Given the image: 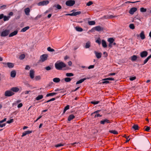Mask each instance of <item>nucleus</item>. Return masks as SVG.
I'll return each instance as SVG.
<instances>
[{"label":"nucleus","instance_id":"f257e3e1","mask_svg":"<svg viewBox=\"0 0 151 151\" xmlns=\"http://www.w3.org/2000/svg\"><path fill=\"white\" fill-rule=\"evenodd\" d=\"M55 67L58 70H66L68 69L69 67L66 64L62 62L57 61L55 64Z\"/></svg>","mask_w":151,"mask_h":151},{"label":"nucleus","instance_id":"f03ea898","mask_svg":"<svg viewBox=\"0 0 151 151\" xmlns=\"http://www.w3.org/2000/svg\"><path fill=\"white\" fill-rule=\"evenodd\" d=\"M100 110H98L93 112L91 114V115L94 117V118L100 117L102 116V115L99 114L100 112Z\"/></svg>","mask_w":151,"mask_h":151},{"label":"nucleus","instance_id":"7ed1b4c3","mask_svg":"<svg viewBox=\"0 0 151 151\" xmlns=\"http://www.w3.org/2000/svg\"><path fill=\"white\" fill-rule=\"evenodd\" d=\"M9 29H6L2 32L0 33V35L1 37H4L7 36L9 33Z\"/></svg>","mask_w":151,"mask_h":151},{"label":"nucleus","instance_id":"20e7f679","mask_svg":"<svg viewBox=\"0 0 151 151\" xmlns=\"http://www.w3.org/2000/svg\"><path fill=\"white\" fill-rule=\"evenodd\" d=\"M75 3V1L73 0H69L66 1L65 4L69 6H73Z\"/></svg>","mask_w":151,"mask_h":151},{"label":"nucleus","instance_id":"39448f33","mask_svg":"<svg viewBox=\"0 0 151 151\" xmlns=\"http://www.w3.org/2000/svg\"><path fill=\"white\" fill-rule=\"evenodd\" d=\"M14 94V93L12 92L11 90H7L4 93V95L6 96H11Z\"/></svg>","mask_w":151,"mask_h":151},{"label":"nucleus","instance_id":"423d86ee","mask_svg":"<svg viewBox=\"0 0 151 151\" xmlns=\"http://www.w3.org/2000/svg\"><path fill=\"white\" fill-rule=\"evenodd\" d=\"M48 57V56L47 54H43L40 57V60L42 62H44L47 59Z\"/></svg>","mask_w":151,"mask_h":151},{"label":"nucleus","instance_id":"0eeeda50","mask_svg":"<svg viewBox=\"0 0 151 151\" xmlns=\"http://www.w3.org/2000/svg\"><path fill=\"white\" fill-rule=\"evenodd\" d=\"M49 3V1H43L38 3L37 4V5L39 6H44L47 5Z\"/></svg>","mask_w":151,"mask_h":151},{"label":"nucleus","instance_id":"6e6552de","mask_svg":"<svg viewBox=\"0 0 151 151\" xmlns=\"http://www.w3.org/2000/svg\"><path fill=\"white\" fill-rule=\"evenodd\" d=\"M148 55V52L147 51H143L140 53V56L141 57L145 58Z\"/></svg>","mask_w":151,"mask_h":151},{"label":"nucleus","instance_id":"1a4fd4ad","mask_svg":"<svg viewBox=\"0 0 151 151\" xmlns=\"http://www.w3.org/2000/svg\"><path fill=\"white\" fill-rule=\"evenodd\" d=\"M137 9V8L136 7H132L130 9L129 13L131 14H133L136 11Z\"/></svg>","mask_w":151,"mask_h":151},{"label":"nucleus","instance_id":"9d476101","mask_svg":"<svg viewBox=\"0 0 151 151\" xmlns=\"http://www.w3.org/2000/svg\"><path fill=\"white\" fill-rule=\"evenodd\" d=\"M136 35L138 37H139V36H140L141 39L142 40L144 39L145 38V35L144 34V32L143 31H142L141 32L139 35Z\"/></svg>","mask_w":151,"mask_h":151},{"label":"nucleus","instance_id":"9b49d317","mask_svg":"<svg viewBox=\"0 0 151 151\" xmlns=\"http://www.w3.org/2000/svg\"><path fill=\"white\" fill-rule=\"evenodd\" d=\"M110 123V122L109 120L107 119H105L101 121L100 122V124H104L106 123Z\"/></svg>","mask_w":151,"mask_h":151},{"label":"nucleus","instance_id":"f8f14e48","mask_svg":"<svg viewBox=\"0 0 151 151\" xmlns=\"http://www.w3.org/2000/svg\"><path fill=\"white\" fill-rule=\"evenodd\" d=\"M94 53L96 58L98 59L100 58L102 55V53L101 52H99L96 51H94Z\"/></svg>","mask_w":151,"mask_h":151},{"label":"nucleus","instance_id":"ddd939ff","mask_svg":"<svg viewBox=\"0 0 151 151\" xmlns=\"http://www.w3.org/2000/svg\"><path fill=\"white\" fill-rule=\"evenodd\" d=\"M4 64L6 65L7 67L10 68H12L13 67L14 65L13 63H4Z\"/></svg>","mask_w":151,"mask_h":151},{"label":"nucleus","instance_id":"4468645a","mask_svg":"<svg viewBox=\"0 0 151 151\" xmlns=\"http://www.w3.org/2000/svg\"><path fill=\"white\" fill-rule=\"evenodd\" d=\"M11 90L13 92H17L19 91V89L17 87H14L12 88Z\"/></svg>","mask_w":151,"mask_h":151},{"label":"nucleus","instance_id":"2eb2a0df","mask_svg":"<svg viewBox=\"0 0 151 151\" xmlns=\"http://www.w3.org/2000/svg\"><path fill=\"white\" fill-rule=\"evenodd\" d=\"M34 71L33 70H31L30 71L29 76L31 79L34 78Z\"/></svg>","mask_w":151,"mask_h":151},{"label":"nucleus","instance_id":"dca6fc26","mask_svg":"<svg viewBox=\"0 0 151 151\" xmlns=\"http://www.w3.org/2000/svg\"><path fill=\"white\" fill-rule=\"evenodd\" d=\"M18 33V31L17 30H15L13 32L11 33L9 35V37H12L14 36H15L16 35H17V34Z\"/></svg>","mask_w":151,"mask_h":151},{"label":"nucleus","instance_id":"f3484780","mask_svg":"<svg viewBox=\"0 0 151 151\" xmlns=\"http://www.w3.org/2000/svg\"><path fill=\"white\" fill-rule=\"evenodd\" d=\"M32 132V131H27L24 132L22 133V137L24 136L27 134H29Z\"/></svg>","mask_w":151,"mask_h":151},{"label":"nucleus","instance_id":"a211bd4d","mask_svg":"<svg viewBox=\"0 0 151 151\" xmlns=\"http://www.w3.org/2000/svg\"><path fill=\"white\" fill-rule=\"evenodd\" d=\"M24 12L25 14L27 15L29 14L30 9L29 8H27L24 9Z\"/></svg>","mask_w":151,"mask_h":151},{"label":"nucleus","instance_id":"6ab92c4d","mask_svg":"<svg viewBox=\"0 0 151 151\" xmlns=\"http://www.w3.org/2000/svg\"><path fill=\"white\" fill-rule=\"evenodd\" d=\"M95 28V30L98 31H100L103 30V28L100 26H96Z\"/></svg>","mask_w":151,"mask_h":151},{"label":"nucleus","instance_id":"aec40b11","mask_svg":"<svg viewBox=\"0 0 151 151\" xmlns=\"http://www.w3.org/2000/svg\"><path fill=\"white\" fill-rule=\"evenodd\" d=\"M101 44L102 45V46L104 48H106L107 47V45L106 44V42L105 40H102V42H101Z\"/></svg>","mask_w":151,"mask_h":151},{"label":"nucleus","instance_id":"412c9836","mask_svg":"<svg viewBox=\"0 0 151 151\" xmlns=\"http://www.w3.org/2000/svg\"><path fill=\"white\" fill-rule=\"evenodd\" d=\"M91 46V42L90 41H88L86 43L85 48L86 49L89 48Z\"/></svg>","mask_w":151,"mask_h":151},{"label":"nucleus","instance_id":"4be33fe9","mask_svg":"<svg viewBox=\"0 0 151 151\" xmlns=\"http://www.w3.org/2000/svg\"><path fill=\"white\" fill-rule=\"evenodd\" d=\"M75 117L74 116L73 114L70 115L68 117V120L69 121H70L71 120L73 119Z\"/></svg>","mask_w":151,"mask_h":151},{"label":"nucleus","instance_id":"5701e85b","mask_svg":"<svg viewBox=\"0 0 151 151\" xmlns=\"http://www.w3.org/2000/svg\"><path fill=\"white\" fill-rule=\"evenodd\" d=\"M86 79V78H84L81 79L79 80V81H77L76 83V85H77V84H79L80 83H81L82 82H83Z\"/></svg>","mask_w":151,"mask_h":151},{"label":"nucleus","instance_id":"b1692460","mask_svg":"<svg viewBox=\"0 0 151 151\" xmlns=\"http://www.w3.org/2000/svg\"><path fill=\"white\" fill-rule=\"evenodd\" d=\"M16 72L15 70H14L11 71V77L12 78L16 76Z\"/></svg>","mask_w":151,"mask_h":151},{"label":"nucleus","instance_id":"393cba45","mask_svg":"<svg viewBox=\"0 0 151 151\" xmlns=\"http://www.w3.org/2000/svg\"><path fill=\"white\" fill-rule=\"evenodd\" d=\"M60 79L58 78H55L53 79V81L54 82L57 83L60 81Z\"/></svg>","mask_w":151,"mask_h":151},{"label":"nucleus","instance_id":"a878e982","mask_svg":"<svg viewBox=\"0 0 151 151\" xmlns=\"http://www.w3.org/2000/svg\"><path fill=\"white\" fill-rule=\"evenodd\" d=\"M29 27L27 26L23 28L21 30V32H24L26 31L27 30L29 29Z\"/></svg>","mask_w":151,"mask_h":151},{"label":"nucleus","instance_id":"bb28decb","mask_svg":"<svg viewBox=\"0 0 151 151\" xmlns=\"http://www.w3.org/2000/svg\"><path fill=\"white\" fill-rule=\"evenodd\" d=\"M43 97V96L42 95H39L36 97V99L37 101H38L42 99Z\"/></svg>","mask_w":151,"mask_h":151},{"label":"nucleus","instance_id":"cd10ccee","mask_svg":"<svg viewBox=\"0 0 151 151\" xmlns=\"http://www.w3.org/2000/svg\"><path fill=\"white\" fill-rule=\"evenodd\" d=\"M132 128L135 130H136L138 129L139 127L138 126L137 124H134L132 126Z\"/></svg>","mask_w":151,"mask_h":151},{"label":"nucleus","instance_id":"c85d7f7f","mask_svg":"<svg viewBox=\"0 0 151 151\" xmlns=\"http://www.w3.org/2000/svg\"><path fill=\"white\" fill-rule=\"evenodd\" d=\"M56 94H57V93H50L47 94L46 95V96L48 97V96H53V95H56Z\"/></svg>","mask_w":151,"mask_h":151},{"label":"nucleus","instance_id":"c756f323","mask_svg":"<svg viewBox=\"0 0 151 151\" xmlns=\"http://www.w3.org/2000/svg\"><path fill=\"white\" fill-rule=\"evenodd\" d=\"M137 59L136 55H133L131 57V60L133 61H135Z\"/></svg>","mask_w":151,"mask_h":151},{"label":"nucleus","instance_id":"7c9ffc66","mask_svg":"<svg viewBox=\"0 0 151 151\" xmlns=\"http://www.w3.org/2000/svg\"><path fill=\"white\" fill-rule=\"evenodd\" d=\"M114 40L112 38H109L108 40V41L109 43H113L114 42Z\"/></svg>","mask_w":151,"mask_h":151},{"label":"nucleus","instance_id":"2f4dec72","mask_svg":"<svg viewBox=\"0 0 151 151\" xmlns=\"http://www.w3.org/2000/svg\"><path fill=\"white\" fill-rule=\"evenodd\" d=\"M71 80V78L68 77H67L64 78L65 82H70Z\"/></svg>","mask_w":151,"mask_h":151},{"label":"nucleus","instance_id":"473e14b6","mask_svg":"<svg viewBox=\"0 0 151 151\" xmlns=\"http://www.w3.org/2000/svg\"><path fill=\"white\" fill-rule=\"evenodd\" d=\"M69 106L68 105L65 106L64 109L63 113H65V111L69 109Z\"/></svg>","mask_w":151,"mask_h":151},{"label":"nucleus","instance_id":"72a5a7b5","mask_svg":"<svg viewBox=\"0 0 151 151\" xmlns=\"http://www.w3.org/2000/svg\"><path fill=\"white\" fill-rule=\"evenodd\" d=\"M10 18V17L9 16H4V20L5 21H8L9 20Z\"/></svg>","mask_w":151,"mask_h":151},{"label":"nucleus","instance_id":"f704fd0d","mask_svg":"<svg viewBox=\"0 0 151 151\" xmlns=\"http://www.w3.org/2000/svg\"><path fill=\"white\" fill-rule=\"evenodd\" d=\"M74 76V74L72 73H67L66 74V76L67 77L73 76Z\"/></svg>","mask_w":151,"mask_h":151},{"label":"nucleus","instance_id":"c9c22d12","mask_svg":"<svg viewBox=\"0 0 151 151\" xmlns=\"http://www.w3.org/2000/svg\"><path fill=\"white\" fill-rule=\"evenodd\" d=\"M47 50L48 51L50 52H54L55 51V50L54 49L51 48L50 47H47Z\"/></svg>","mask_w":151,"mask_h":151},{"label":"nucleus","instance_id":"e433bc0d","mask_svg":"<svg viewBox=\"0 0 151 151\" xmlns=\"http://www.w3.org/2000/svg\"><path fill=\"white\" fill-rule=\"evenodd\" d=\"M110 132L114 134H118V132L116 130H112L110 131Z\"/></svg>","mask_w":151,"mask_h":151},{"label":"nucleus","instance_id":"4c0bfd02","mask_svg":"<svg viewBox=\"0 0 151 151\" xmlns=\"http://www.w3.org/2000/svg\"><path fill=\"white\" fill-rule=\"evenodd\" d=\"M76 30L78 32H82L83 30V29L82 28L78 27H76Z\"/></svg>","mask_w":151,"mask_h":151},{"label":"nucleus","instance_id":"58836bf2","mask_svg":"<svg viewBox=\"0 0 151 151\" xmlns=\"http://www.w3.org/2000/svg\"><path fill=\"white\" fill-rule=\"evenodd\" d=\"M88 23L89 25H93L95 24V22L94 21H90L88 22Z\"/></svg>","mask_w":151,"mask_h":151},{"label":"nucleus","instance_id":"ea45409f","mask_svg":"<svg viewBox=\"0 0 151 151\" xmlns=\"http://www.w3.org/2000/svg\"><path fill=\"white\" fill-rule=\"evenodd\" d=\"M106 78L102 80V81H103L102 83H103L107 84L109 83V82L108 81V80H106Z\"/></svg>","mask_w":151,"mask_h":151},{"label":"nucleus","instance_id":"a19ab883","mask_svg":"<svg viewBox=\"0 0 151 151\" xmlns=\"http://www.w3.org/2000/svg\"><path fill=\"white\" fill-rule=\"evenodd\" d=\"M25 56L24 54H22L20 55L19 58L20 60H23L25 58Z\"/></svg>","mask_w":151,"mask_h":151},{"label":"nucleus","instance_id":"79ce46f5","mask_svg":"<svg viewBox=\"0 0 151 151\" xmlns=\"http://www.w3.org/2000/svg\"><path fill=\"white\" fill-rule=\"evenodd\" d=\"M35 79L36 81H39L41 79V77L40 76H36L35 77Z\"/></svg>","mask_w":151,"mask_h":151},{"label":"nucleus","instance_id":"37998d69","mask_svg":"<svg viewBox=\"0 0 151 151\" xmlns=\"http://www.w3.org/2000/svg\"><path fill=\"white\" fill-rule=\"evenodd\" d=\"M140 11L141 12H145L146 11V9L144 8L143 7L141 8L140 9Z\"/></svg>","mask_w":151,"mask_h":151},{"label":"nucleus","instance_id":"c03bdc74","mask_svg":"<svg viewBox=\"0 0 151 151\" xmlns=\"http://www.w3.org/2000/svg\"><path fill=\"white\" fill-rule=\"evenodd\" d=\"M74 16H76L80 14L81 13V12L80 11L77 12H73Z\"/></svg>","mask_w":151,"mask_h":151},{"label":"nucleus","instance_id":"a18cd8bd","mask_svg":"<svg viewBox=\"0 0 151 151\" xmlns=\"http://www.w3.org/2000/svg\"><path fill=\"white\" fill-rule=\"evenodd\" d=\"M64 145V144H62L61 143L59 144H57L55 145V147H61L63 146Z\"/></svg>","mask_w":151,"mask_h":151},{"label":"nucleus","instance_id":"49530a36","mask_svg":"<svg viewBox=\"0 0 151 151\" xmlns=\"http://www.w3.org/2000/svg\"><path fill=\"white\" fill-rule=\"evenodd\" d=\"M129 27L130 29H133L134 28V25L132 24H129Z\"/></svg>","mask_w":151,"mask_h":151},{"label":"nucleus","instance_id":"de8ad7c7","mask_svg":"<svg viewBox=\"0 0 151 151\" xmlns=\"http://www.w3.org/2000/svg\"><path fill=\"white\" fill-rule=\"evenodd\" d=\"M93 4V3L92 1H89L86 4L87 6H90Z\"/></svg>","mask_w":151,"mask_h":151},{"label":"nucleus","instance_id":"09e8293b","mask_svg":"<svg viewBox=\"0 0 151 151\" xmlns=\"http://www.w3.org/2000/svg\"><path fill=\"white\" fill-rule=\"evenodd\" d=\"M55 6L58 9H60L62 8L61 6L59 4Z\"/></svg>","mask_w":151,"mask_h":151},{"label":"nucleus","instance_id":"8fccbe9b","mask_svg":"<svg viewBox=\"0 0 151 151\" xmlns=\"http://www.w3.org/2000/svg\"><path fill=\"white\" fill-rule=\"evenodd\" d=\"M99 101H91V103L93 104H96L99 103Z\"/></svg>","mask_w":151,"mask_h":151},{"label":"nucleus","instance_id":"3c124183","mask_svg":"<svg viewBox=\"0 0 151 151\" xmlns=\"http://www.w3.org/2000/svg\"><path fill=\"white\" fill-rule=\"evenodd\" d=\"M96 42L99 45H100L101 43V41L100 39H97L96 41Z\"/></svg>","mask_w":151,"mask_h":151},{"label":"nucleus","instance_id":"603ef678","mask_svg":"<svg viewBox=\"0 0 151 151\" xmlns=\"http://www.w3.org/2000/svg\"><path fill=\"white\" fill-rule=\"evenodd\" d=\"M13 122V119H11L7 121L6 122L8 124H10L12 123Z\"/></svg>","mask_w":151,"mask_h":151},{"label":"nucleus","instance_id":"864d4df0","mask_svg":"<svg viewBox=\"0 0 151 151\" xmlns=\"http://www.w3.org/2000/svg\"><path fill=\"white\" fill-rule=\"evenodd\" d=\"M105 17H106V19H111L113 17H114V16L112 15H111L109 16H105Z\"/></svg>","mask_w":151,"mask_h":151},{"label":"nucleus","instance_id":"5fc2aeb1","mask_svg":"<svg viewBox=\"0 0 151 151\" xmlns=\"http://www.w3.org/2000/svg\"><path fill=\"white\" fill-rule=\"evenodd\" d=\"M29 92H30V91H26L23 92L22 93H23L24 94H28L29 93Z\"/></svg>","mask_w":151,"mask_h":151},{"label":"nucleus","instance_id":"6e6d98bb","mask_svg":"<svg viewBox=\"0 0 151 151\" xmlns=\"http://www.w3.org/2000/svg\"><path fill=\"white\" fill-rule=\"evenodd\" d=\"M106 80H108V81H114V78H106Z\"/></svg>","mask_w":151,"mask_h":151},{"label":"nucleus","instance_id":"4d7b16f0","mask_svg":"<svg viewBox=\"0 0 151 151\" xmlns=\"http://www.w3.org/2000/svg\"><path fill=\"white\" fill-rule=\"evenodd\" d=\"M136 79V77L135 76L132 77L130 78L129 80L131 81L134 80Z\"/></svg>","mask_w":151,"mask_h":151},{"label":"nucleus","instance_id":"13d9d810","mask_svg":"<svg viewBox=\"0 0 151 151\" xmlns=\"http://www.w3.org/2000/svg\"><path fill=\"white\" fill-rule=\"evenodd\" d=\"M6 5H3L0 6V9H5L6 8Z\"/></svg>","mask_w":151,"mask_h":151},{"label":"nucleus","instance_id":"bf43d9fd","mask_svg":"<svg viewBox=\"0 0 151 151\" xmlns=\"http://www.w3.org/2000/svg\"><path fill=\"white\" fill-rule=\"evenodd\" d=\"M45 69L47 70H51V67L50 66H48L45 67Z\"/></svg>","mask_w":151,"mask_h":151},{"label":"nucleus","instance_id":"052dcab7","mask_svg":"<svg viewBox=\"0 0 151 151\" xmlns=\"http://www.w3.org/2000/svg\"><path fill=\"white\" fill-rule=\"evenodd\" d=\"M23 106V104L22 103L19 104L17 106V107L18 108H20L21 107Z\"/></svg>","mask_w":151,"mask_h":151},{"label":"nucleus","instance_id":"680f3d73","mask_svg":"<svg viewBox=\"0 0 151 151\" xmlns=\"http://www.w3.org/2000/svg\"><path fill=\"white\" fill-rule=\"evenodd\" d=\"M146 127L145 129V130L146 131L148 132L149 131L150 129V127H149L148 126H146Z\"/></svg>","mask_w":151,"mask_h":151},{"label":"nucleus","instance_id":"e2e57ef3","mask_svg":"<svg viewBox=\"0 0 151 151\" xmlns=\"http://www.w3.org/2000/svg\"><path fill=\"white\" fill-rule=\"evenodd\" d=\"M94 65H90L88 67V69L93 68H94Z\"/></svg>","mask_w":151,"mask_h":151},{"label":"nucleus","instance_id":"0e129e2a","mask_svg":"<svg viewBox=\"0 0 151 151\" xmlns=\"http://www.w3.org/2000/svg\"><path fill=\"white\" fill-rule=\"evenodd\" d=\"M6 118H4L3 119L0 121V123H2L3 122L6 121Z\"/></svg>","mask_w":151,"mask_h":151},{"label":"nucleus","instance_id":"69168bd1","mask_svg":"<svg viewBox=\"0 0 151 151\" xmlns=\"http://www.w3.org/2000/svg\"><path fill=\"white\" fill-rule=\"evenodd\" d=\"M30 68V67L28 65H27L25 68V69L26 70H29Z\"/></svg>","mask_w":151,"mask_h":151},{"label":"nucleus","instance_id":"338daca9","mask_svg":"<svg viewBox=\"0 0 151 151\" xmlns=\"http://www.w3.org/2000/svg\"><path fill=\"white\" fill-rule=\"evenodd\" d=\"M6 125V124L5 123H3L2 124H1V123H0V127H4Z\"/></svg>","mask_w":151,"mask_h":151},{"label":"nucleus","instance_id":"774afa93","mask_svg":"<svg viewBox=\"0 0 151 151\" xmlns=\"http://www.w3.org/2000/svg\"><path fill=\"white\" fill-rule=\"evenodd\" d=\"M116 74V73H110L108 74L107 76H114Z\"/></svg>","mask_w":151,"mask_h":151}]
</instances>
